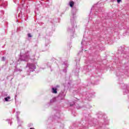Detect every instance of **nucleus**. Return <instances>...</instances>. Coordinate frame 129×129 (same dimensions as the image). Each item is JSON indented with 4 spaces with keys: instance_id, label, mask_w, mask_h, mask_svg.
<instances>
[{
    "instance_id": "4",
    "label": "nucleus",
    "mask_w": 129,
    "mask_h": 129,
    "mask_svg": "<svg viewBox=\"0 0 129 129\" xmlns=\"http://www.w3.org/2000/svg\"><path fill=\"white\" fill-rule=\"evenodd\" d=\"M121 2V0H117V4H119Z\"/></svg>"
},
{
    "instance_id": "2",
    "label": "nucleus",
    "mask_w": 129,
    "mask_h": 129,
    "mask_svg": "<svg viewBox=\"0 0 129 129\" xmlns=\"http://www.w3.org/2000/svg\"><path fill=\"white\" fill-rule=\"evenodd\" d=\"M52 93H57V89H55L54 88H53L52 89Z\"/></svg>"
},
{
    "instance_id": "6",
    "label": "nucleus",
    "mask_w": 129,
    "mask_h": 129,
    "mask_svg": "<svg viewBox=\"0 0 129 129\" xmlns=\"http://www.w3.org/2000/svg\"><path fill=\"white\" fill-rule=\"evenodd\" d=\"M30 129H35V128H30Z\"/></svg>"
},
{
    "instance_id": "3",
    "label": "nucleus",
    "mask_w": 129,
    "mask_h": 129,
    "mask_svg": "<svg viewBox=\"0 0 129 129\" xmlns=\"http://www.w3.org/2000/svg\"><path fill=\"white\" fill-rule=\"evenodd\" d=\"M9 99H11V97L8 96L7 97L5 98V101H10V100H9Z\"/></svg>"
},
{
    "instance_id": "5",
    "label": "nucleus",
    "mask_w": 129,
    "mask_h": 129,
    "mask_svg": "<svg viewBox=\"0 0 129 129\" xmlns=\"http://www.w3.org/2000/svg\"><path fill=\"white\" fill-rule=\"evenodd\" d=\"M28 36L29 38H31V37H32V35H31V34L30 33L28 34Z\"/></svg>"
},
{
    "instance_id": "1",
    "label": "nucleus",
    "mask_w": 129,
    "mask_h": 129,
    "mask_svg": "<svg viewBox=\"0 0 129 129\" xmlns=\"http://www.w3.org/2000/svg\"><path fill=\"white\" fill-rule=\"evenodd\" d=\"M70 6L71 8H73V6H74V2L72 1L70 3Z\"/></svg>"
}]
</instances>
